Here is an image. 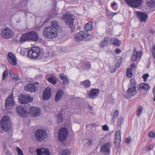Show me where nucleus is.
I'll return each mask as SVG.
<instances>
[{
	"label": "nucleus",
	"mask_w": 155,
	"mask_h": 155,
	"mask_svg": "<svg viewBox=\"0 0 155 155\" xmlns=\"http://www.w3.org/2000/svg\"><path fill=\"white\" fill-rule=\"evenodd\" d=\"M142 54L141 51H137L135 48L133 51V54L131 57V60L133 62L135 61L138 58L141 57Z\"/></svg>",
	"instance_id": "4be33fe9"
},
{
	"label": "nucleus",
	"mask_w": 155,
	"mask_h": 155,
	"mask_svg": "<svg viewBox=\"0 0 155 155\" xmlns=\"http://www.w3.org/2000/svg\"><path fill=\"white\" fill-rule=\"evenodd\" d=\"M132 70L131 69L129 68L127 69L126 74L127 76L129 78H131L132 76Z\"/></svg>",
	"instance_id": "ea45409f"
},
{
	"label": "nucleus",
	"mask_w": 155,
	"mask_h": 155,
	"mask_svg": "<svg viewBox=\"0 0 155 155\" xmlns=\"http://www.w3.org/2000/svg\"><path fill=\"white\" fill-rule=\"evenodd\" d=\"M121 51V50L120 49L117 48L116 49L115 52L117 54H119Z\"/></svg>",
	"instance_id": "13d9d810"
},
{
	"label": "nucleus",
	"mask_w": 155,
	"mask_h": 155,
	"mask_svg": "<svg viewBox=\"0 0 155 155\" xmlns=\"http://www.w3.org/2000/svg\"><path fill=\"white\" fill-rule=\"evenodd\" d=\"M81 64L82 65V68H87L88 69L91 68V64L89 62L84 61L83 62L81 63Z\"/></svg>",
	"instance_id": "473e14b6"
},
{
	"label": "nucleus",
	"mask_w": 155,
	"mask_h": 155,
	"mask_svg": "<svg viewBox=\"0 0 155 155\" xmlns=\"http://www.w3.org/2000/svg\"><path fill=\"white\" fill-rule=\"evenodd\" d=\"M68 131L67 129L65 127L61 128L58 133V139L61 142L64 141L68 135Z\"/></svg>",
	"instance_id": "9b49d317"
},
{
	"label": "nucleus",
	"mask_w": 155,
	"mask_h": 155,
	"mask_svg": "<svg viewBox=\"0 0 155 155\" xmlns=\"http://www.w3.org/2000/svg\"><path fill=\"white\" fill-rule=\"evenodd\" d=\"M18 155H24L21 150L19 147H16Z\"/></svg>",
	"instance_id": "a18cd8bd"
},
{
	"label": "nucleus",
	"mask_w": 155,
	"mask_h": 155,
	"mask_svg": "<svg viewBox=\"0 0 155 155\" xmlns=\"http://www.w3.org/2000/svg\"><path fill=\"white\" fill-rule=\"evenodd\" d=\"M16 111L20 116L25 117L27 116L28 112L26 108L21 106H19L16 107Z\"/></svg>",
	"instance_id": "4468645a"
},
{
	"label": "nucleus",
	"mask_w": 155,
	"mask_h": 155,
	"mask_svg": "<svg viewBox=\"0 0 155 155\" xmlns=\"http://www.w3.org/2000/svg\"><path fill=\"white\" fill-rule=\"evenodd\" d=\"M70 153V151L68 149L63 150L61 152V155H69Z\"/></svg>",
	"instance_id": "58836bf2"
},
{
	"label": "nucleus",
	"mask_w": 155,
	"mask_h": 155,
	"mask_svg": "<svg viewBox=\"0 0 155 155\" xmlns=\"http://www.w3.org/2000/svg\"><path fill=\"white\" fill-rule=\"evenodd\" d=\"M131 139L129 137H127L125 140V142L127 143H129L130 142Z\"/></svg>",
	"instance_id": "4d7b16f0"
},
{
	"label": "nucleus",
	"mask_w": 155,
	"mask_h": 155,
	"mask_svg": "<svg viewBox=\"0 0 155 155\" xmlns=\"http://www.w3.org/2000/svg\"><path fill=\"white\" fill-rule=\"evenodd\" d=\"M18 102L22 104H27L32 102L33 98L29 95L20 94L18 96Z\"/></svg>",
	"instance_id": "6e6552de"
},
{
	"label": "nucleus",
	"mask_w": 155,
	"mask_h": 155,
	"mask_svg": "<svg viewBox=\"0 0 155 155\" xmlns=\"http://www.w3.org/2000/svg\"><path fill=\"white\" fill-rule=\"evenodd\" d=\"M65 16L66 18L65 21V24L69 28H71V31L73 32L75 29V27L73 26L74 19L71 15L66 14Z\"/></svg>",
	"instance_id": "0eeeda50"
},
{
	"label": "nucleus",
	"mask_w": 155,
	"mask_h": 155,
	"mask_svg": "<svg viewBox=\"0 0 155 155\" xmlns=\"http://www.w3.org/2000/svg\"><path fill=\"white\" fill-rule=\"evenodd\" d=\"M155 92V86L153 90V92Z\"/></svg>",
	"instance_id": "338daca9"
},
{
	"label": "nucleus",
	"mask_w": 155,
	"mask_h": 155,
	"mask_svg": "<svg viewBox=\"0 0 155 155\" xmlns=\"http://www.w3.org/2000/svg\"><path fill=\"white\" fill-rule=\"evenodd\" d=\"M64 94V92L62 90H58L55 95V101L56 102L58 101L62 98Z\"/></svg>",
	"instance_id": "393cba45"
},
{
	"label": "nucleus",
	"mask_w": 155,
	"mask_h": 155,
	"mask_svg": "<svg viewBox=\"0 0 155 155\" xmlns=\"http://www.w3.org/2000/svg\"><path fill=\"white\" fill-rule=\"evenodd\" d=\"M92 23L91 22H89L85 25V29L86 30V32L87 31L91 30L92 29Z\"/></svg>",
	"instance_id": "7c9ffc66"
},
{
	"label": "nucleus",
	"mask_w": 155,
	"mask_h": 155,
	"mask_svg": "<svg viewBox=\"0 0 155 155\" xmlns=\"http://www.w3.org/2000/svg\"><path fill=\"white\" fill-rule=\"evenodd\" d=\"M91 82L89 80H86L84 81H81L80 85L85 88H88L91 86Z\"/></svg>",
	"instance_id": "cd10ccee"
},
{
	"label": "nucleus",
	"mask_w": 155,
	"mask_h": 155,
	"mask_svg": "<svg viewBox=\"0 0 155 155\" xmlns=\"http://www.w3.org/2000/svg\"><path fill=\"white\" fill-rule=\"evenodd\" d=\"M12 153L10 151L7 150L6 152V155H11Z\"/></svg>",
	"instance_id": "e2e57ef3"
},
{
	"label": "nucleus",
	"mask_w": 155,
	"mask_h": 155,
	"mask_svg": "<svg viewBox=\"0 0 155 155\" xmlns=\"http://www.w3.org/2000/svg\"><path fill=\"white\" fill-rule=\"evenodd\" d=\"M153 95L154 96V97H155V92H153Z\"/></svg>",
	"instance_id": "774afa93"
},
{
	"label": "nucleus",
	"mask_w": 155,
	"mask_h": 155,
	"mask_svg": "<svg viewBox=\"0 0 155 155\" xmlns=\"http://www.w3.org/2000/svg\"><path fill=\"white\" fill-rule=\"evenodd\" d=\"M119 113V111L118 110H116L114 112V115L113 116H114L115 117H117L118 116Z\"/></svg>",
	"instance_id": "3c124183"
},
{
	"label": "nucleus",
	"mask_w": 155,
	"mask_h": 155,
	"mask_svg": "<svg viewBox=\"0 0 155 155\" xmlns=\"http://www.w3.org/2000/svg\"><path fill=\"white\" fill-rule=\"evenodd\" d=\"M28 57L31 59H35L40 55L41 50L38 47H34L28 51Z\"/></svg>",
	"instance_id": "423d86ee"
},
{
	"label": "nucleus",
	"mask_w": 155,
	"mask_h": 155,
	"mask_svg": "<svg viewBox=\"0 0 155 155\" xmlns=\"http://www.w3.org/2000/svg\"><path fill=\"white\" fill-rule=\"evenodd\" d=\"M7 59L8 62L12 65H15L17 64L16 58L13 53L10 52L8 53Z\"/></svg>",
	"instance_id": "f3484780"
},
{
	"label": "nucleus",
	"mask_w": 155,
	"mask_h": 155,
	"mask_svg": "<svg viewBox=\"0 0 155 155\" xmlns=\"http://www.w3.org/2000/svg\"><path fill=\"white\" fill-rule=\"evenodd\" d=\"M123 118L122 117H120L118 119L117 121V126L120 127L122 123L123 122Z\"/></svg>",
	"instance_id": "e433bc0d"
},
{
	"label": "nucleus",
	"mask_w": 155,
	"mask_h": 155,
	"mask_svg": "<svg viewBox=\"0 0 155 155\" xmlns=\"http://www.w3.org/2000/svg\"><path fill=\"white\" fill-rule=\"evenodd\" d=\"M38 36L35 31H31L22 34L20 37L19 43L22 44L27 41H37Z\"/></svg>",
	"instance_id": "f257e3e1"
},
{
	"label": "nucleus",
	"mask_w": 155,
	"mask_h": 155,
	"mask_svg": "<svg viewBox=\"0 0 155 155\" xmlns=\"http://www.w3.org/2000/svg\"><path fill=\"white\" fill-rule=\"evenodd\" d=\"M116 38H113L110 39L109 41V42L111 43V44H113L114 42L115 41Z\"/></svg>",
	"instance_id": "6e6d98bb"
},
{
	"label": "nucleus",
	"mask_w": 155,
	"mask_h": 155,
	"mask_svg": "<svg viewBox=\"0 0 155 155\" xmlns=\"http://www.w3.org/2000/svg\"><path fill=\"white\" fill-rule=\"evenodd\" d=\"M147 5L152 8H155V0H147Z\"/></svg>",
	"instance_id": "c756f323"
},
{
	"label": "nucleus",
	"mask_w": 155,
	"mask_h": 155,
	"mask_svg": "<svg viewBox=\"0 0 155 155\" xmlns=\"http://www.w3.org/2000/svg\"><path fill=\"white\" fill-rule=\"evenodd\" d=\"M60 79L62 81L64 85H68L69 83V81L68 77L64 74H60L59 75Z\"/></svg>",
	"instance_id": "a878e982"
},
{
	"label": "nucleus",
	"mask_w": 155,
	"mask_h": 155,
	"mask_svg": "<svg viewBox=\"0 0 155 155\" xmlns=\"http://www.w3.org/2000/svg\"><path fill=\"white\" fill-rule=\"evenodd\" d=\"M13 78L16 80H18L19 79L18 76L17 75H14V77H13Z\"/></svg>",
	"instance_id": "680f3d73"
},
{
	"label": "nucleus",
	"mask_w": 155,
	"mask_h": 155,
	"mask_svg": "<svg viewBox=\"0 0 155 155\" xmlns=\"http://www.w3.org/2000/svg\"><path fill=\"white\" fill-rule=\"evenodd\" d=\"M121 44L119 40L116 38L115 41L114 42L113 45L117 47H119Z\"/></svg>",
	"instance_id": "c03bdc74"
},
{
	"label": "nucleus",
	"mask_w": 155,
	"mask_h": 155,
	"mask_svg": "<svg viewBox=\"0 0 155 155\" xmlns=\"http://www.w3.org/2000/svg\"><path fill=\"white\" fill-rule=\"evenodd\" d=\"M111 147V145L110 143H107L101 147L100 151L104 153L105 154H108L110 153V149Z\"/></svg>",
	"instance_id": "dca6fc26"
},
{
	"label": "nucleus",
	"mask_w": 155,
	"mask_h": 155,
	"mask_svg": "<svg viewBox=\"0 0 155 155\" xmlns=\"http://www.w3.org/2000/svg\"><path fill=\"white\" fill-rule=\"evenodd\" d=\"M38 82L27 84L24 87L25 91L31 92H34L38 90Z\"/></svg>",
	"instance_id": "f8f14e48"
},
{
	"label": "nucleus",
	"mask_w": 155,
	"mask_h": 155,
	"mask_svg": "<svg viewBox=\"0 0 155 155\" xmlns=\"http://www.w3.org/2000/svg\"><path fill=\"white\" fill-rule=\"evenodd\" d=\"M149 76V75L147 73L145 74L142 76V78L143 79V81L144 82L147 81V80Z\"/></svg>",
	"instance_id": "49530a36"
},
{
	"label": "nucleus",
	"mask_w": 155,
	"mask_h": 155,
	"mask_svg": "<svg viewBox=\"0 0 155 155\" xmlns=\"http://www.w3.org/2000/svg\"><path fill=\"white\" fill-rule=\"evenodd\" d=\"M139 88L141 89H143L145 90H148L150 89V87L149 85L147 83H142L140 84Z\"/></svg>",
	"instance_id": "2f4dec72"
},
{
	"label": "nucleus",
	"mask_w": 155,
	"mask_h": 155,
	"mask_svg": "<svg viewBox=\"0 0 155 155\" xmlns=\"http://www.w3.org/2000/svg\"><path fill=\"white\" fill-rule=\"evenodd\" d=\"M8 70H6L3 72V74H2V80H4L7 77V75L8 74Z\"/></svg>",
	"instance_id": "79ce46f5"
},
{
	"label": "nucleus",
	"mask_w": 155,
	"mask_h": 155,
	"mask_svg": "<svg viewBox=\"0 0 155 155\" xmlns=\"http://www.w3.org/2000/svg\"><path fill=\"white\" fill-rule=\"evenodd\" d=\"M1 126L3 130L8 131L11 128L12 124L9 117L7 116L3 117L1 121Z\"/></svg>",
	"instance_id": "20e7f679"
},
{
	"label": "nucleus",
	"mask_w": 155,
	"mask_h": 155,
	"mask_svg": "<svg viewBox=\"0 0 155 155\" xmlns=\"http://www.w3.org/2000/svg\"><path fill=\"white\" fill-rule=\"evenodd\" d=\"M37 155H50V153L48 149L42 148L36 150Z\"/></svg>",
	"instance_id": "b1692460"
},
{
	"label": "nucleus",
	"mask_w": 155,
	"mask_h": 155,
	"mask_svg": "<svg viewBox=\"0 0 155 155\" xmlns=\"http://www.w3.org/2000/svg\"><path fill=\"white\" fill-rule=\"evenodd\" d=\"M58 13L55 8L53 9L52 11L49 13V15L51 18L56 17L57 16Z\"/></svg>",
	"instance_id": "72a5a7b5"
},
{
	"label": "nucleus",
	"mask_w": 155,
	"mask_h": 155,
	"mask_svg": "<svg viewBox=\"0 0 155 155\" xmlns=\"http://www.w3.org/2000/svg\"><path fill=\"white\" fill-rule=\"evenodd\" d=\"M116 117L114 116H113L112 117V120L111 121V123L112 124H114V123L115 122Z\"/></svg>",
	"instance_id": "603ef678"
},
{
	"label": "nucleus",
	"mask_w": 155,
	"mask_h": 155,
	"mask_svg": "<svg viewBox=\"0 0 155 155\" xmlns=\"http://www.w3.org/2000/svg\"><path fill=\"white\" fill-rule=\"evenodd\" d=\"M148 136L151 138H155V134L153 132H150L148 133Z\"/></svg>",
	"instance_id": "de8ad7c7"
},
{
	"label": "nucleus",
	"mask_w": 155,
	"mask_h": 155,
	"mask_svg": "<svg viewBox=\"0 0 155 155\" xmlns=\"http://www.w3.org/2000/svg\"><path fill=\"white\" fill-rule=\"evenodd\" d=\"M153 51L152 52V55L153 58L155 59V45L153 47Z\"/></svg>",
	"instance_id": "864d4df0"
},
{
	"label": "nucleus",
	"mask_w": 155,
	"mask_h": 155,
	"mask_svg": "<svg viewBox=\"0 0 155 155\" xmlns=\"http://www.w3.org/2000/svg\"><path fill=\"white\" fill-rule=\"evenodd\" d=\"M100 90L98 89H93L91 90L89 94L88 95L89 97L94 99L97 98L99 94Z\"/></svg>",
	"instance_id": "412c9836"
},
{
	"label": "nucleus",
	"mask_w": 155,
	"mask_h": 155,
	"mask_svg": "<svg viewBox=\"0 0 155 155\" xmlns=\"http://www.w3.org/2000/svg\"><path fill=\"white\" fill-rule=\"evenodd\" d=\"M58 22L54 21L51 22V26L50 27L54 28L55 29H57L58 27Z\"/></svg>",
	"instance_id": "4c0bfd02"
},
{
	"label": "nucleus",
	"mask_w": 155,
	"mask_h": 155,
	"mask_svg": "<svg viewBox=\"0 0 155 155\" xmlns=\"http://www.w3.org/2000/svg\"><path fill=\"white\" fill-rule=\"evenodd\" d=\"M102 129L104 131H107L108 130V127L107 125H104L102 126Z\"/></svg>",
	"instance_id": "8fccbe9b"
},
{
	"label": "nucleus",
	"mask_w": 155,
	"mask_h": 155,
	"mask_svg": "<svg viewBox=\"0 0 155 155\" xmlns=\"http://www.w3.org/2000/svg\"><path fill=\"white\" fill-rule=\"evenodd\" d=\"M43 33L45 38L52 39L58 36V31L57 29L48 26L44 29Z\"/></svg>",
	"instance_id": "f03ea898"
},
{
	"label": "nucleus",
	"mask_w": 155,
	"mask_h": 155,
	"mask_svg": "<svg viewBox=\"0 0 155 155\" xmlns=\"http://www.w3.org/2000/svg\"><path fill=\"white\" fill-rule=\"evenodd\" d=\"M136 15L137 18L141 22H145L148 19V15L146 13L141 12H137Z\"/></svg>",
	"instance_id": "a211bd4d"
},
{
	"label": "nucleus",
	"mask_w": 155,
	"mask_h": 155,
	"mask_svg": "<svg viewBox=\"0 0 155 155\" xmlns=\"http://www.w3.org/2000/svg\"><path fill=\"white\" fill-rule=\"evenodd\" d=\"M143 110V107L142 106L140 105H139L138 107V108L137 111L136 115L138 117H139L140 115V114L142 112Z\"/></svg>",
	"instance_id": "f704fd0d"
},
{
	"label": "nucleus",
	"mask_w": 155,
	"mask_h": 155,
	"mask_svg": "<svg viewBox=\"0 0 155 155\" xmlns=\"http://www.w3.org/2000/svg\"><path fill=\"white\" fill-rule=\"evenodd\" d=\"M117 5V3L115 2H114L113 4L111 5V6L112 8L114 10L117 9V8L115 6Z\"/></svg>",
	"instance_id": "09e8293b"
},
{
	"label": "nucleus",
	"mask_w": 155,
	"mask_h": 155,
	"mask_svg": "<svg viewBox=\"0 0 155 155\" xmlns=\"http://www.w3.org/2000/svg\"><path fill=\"white\" fill-rule=\"evenodd\" d=\"M121 132L120 130H117L115 133V139L114 143L116 146L117 147H119L121 139Z\"/></svg>",
	"instance_id": "aec40b11"
},
{
	"label": "nucleus",
	"mask_w": 155,
	"mask_h": 155,
	"mask_svg": "<svg viewBox=\"0 0 155 155\" xmlns=\"http://www.w3.org/2000/svg\"><path fill=\"white\" fill-rule=\"evenodd\" d=\"M1 35L4 38L7 39L12 38L14 36L13 31L8 28H5L2 30Z\"/></svg>",
	"instance_id": "9d476101"
},
{
	"label": "nucleus",
	"mask_w": 155,
	"mask_h": 155,
	"mask_svg": "<svg viewBox=\"0 0 155 155\" xmlns=\"http://www.w3.org/2000/svg\"><path fill=\"white\" fill-rule=\"evenodd\" d=\"M47 79L48 82L53 85L55 84L57 82V79L55 76H51Z\"/></svg>",
	"instance_id": "c85d7f7f"
},
{
	"label": "nucleus",
	"mask_w": 155,
	"mask_h": 155,
	"mask_svg": "<svg viewBox=\"0 0 155 155\" xmlns=\"http://www.w3.org/2000/svg\"><path fill=\"white\" fill-rule=\"evenodd\" d=\"M142 1V0H125L128 5L134 7H139L141 5Z\"/></svg>",
	"instance_id": "2eb2a0df"
},
{
	"label": "nucleus",
	"mask_w": 155,
	"mask_h": 155,
	"mask_svg": "<svg viewBox=\"0 0 155 155\" xmlns=\"http://www.w3.org/2000/svg\"><path fill=\"white\" fill-rule=\"evenodd\" d=\"M136 88L135 82V80L133 79H131L130 81V84L129 85V87Z\"/></svg>",
	"instance_id": "c9c22d12"
},
{
	"label": "nucleus",
	"mask_w": 155,
	"mask_h": 155,
	"mask_svg": "<svg viewBox=\"0 0 155 155\" xmlns=\"http://www.w3.org/2000/svg\"><path fill=\"white\" fill-rule=\"evenodd\" d=\"M23 50H21V52H21V54H24L25 53H23Z\"/></svg>",
	"instance_id": "69168bd1"
},
{
	"label": "nucleus",
	"mask_w": 155,
	"mask_h": 155,
	"mask_svg": "<svg viewBox=\"0 0 155 155\" xmlns=\"http://www.w3.org/2000/svg\"><path fill=\"white\" fill-rule=\"evenodd\" d=\"M90 36L87 32L81 31L75 34L74 39L76 42H80L83 40H89Z\"/></svg>",
	"instance_id": "7ed1b4c3"
},
{
	"label": "nucleus",
	"mask_w": 155,
	"mask_h": 155,
	"mask_svg": "<svg viewBox=\"0 0 155 155\" xmlns=\"http://www.w3.org/2000/svg\"><path fill=\"white\" fill-rule=\"evenodd\" d=\"M34 135L38 141L41 142L46 137L47 132L42 129H38L35 133Z\"/></svg>",
	"instance_id": "39448f33"
},
{
	"label": "nucleus",
	"mask_w": 155,
	"mask_h": 155,
	"mask_svg": "<svg viewBox=\"0 0 155 155\" xmlns=\"http://www.w3.org/2000/svg\"><path fill=\"white\" fill-rule=\"evenodd\" d=\"M130 67L132 68L131 69H132L135 67L136 64L134 63H133L130 65Z\"/></svg>",
	"instance_id": "0e129e2a"
},
{
	"label": "nucleus",
	"mask_w": 155,
	"mask_h": 155,
	"mask_svg": "<svg viewBox=\"0 0 155 155\" xmlns=\"http://www.w3.org/2000/svg\"><path fill=\"white\" fill-rule=\"evenodd\" d=\"M108 39L107 37H105L104 39L102 40L99 44L101 48H103L107 46L108 44Z\"/></svg>",
	"instance_id": "bb28decb"
},
{
	"label": "nucleus",
	"mask_w": 155,
	"mask_h": 155,
	"mask_svg": "<svg viewBox=\"0 0 155 155\" xmlns=\"http://www.w3.org/2000/svg\"><path fill=\"white\" fill-rule=\"evenodd\" d=\"M51 96V89L49 87H47L45 89L42 94V99L44 100H47L50 98Z\"/></svg>",
	"instance_id": "6ab92c4d"
},
{
	"label": "nucleus",
	"mask_w": 155,
	"mask_h": 155,
	"mask_svg": "<svg viewBox=\"0 0 155 155\" xmlns=\"http://www.w3.org/2000/svg\"><path fill=\"white\" fill-rule=\"evenodd\" d=\"M137 93L136 88L129 87L127 91L124 93V96L127 99H129Z\"/></svg>",
	"instance_id": "ddd939ff"
},
{
	"label": "nucleus",
	"mask_w": 155,
	"mask_h": 155,
	"mask_svg": "<svg viewBox=\"0 0 155 155\" xmlns=\"http://www.w3.org/2000/svg\"><path fill=\"white\" fill-rule=\"evenodd\" d=\"M57 116L58 118V123L61 122L64 120V118L62 117V114L61 113H59Z\"/></svg>",
	"instance_id": "a19ab883"
},
{
	"label": "nucleus",
	"mask_w": 155,
	"mask_h": 155,
	"mask_svg": "<svg viewBox=\"0 0 155 155\" xmlns=\"http://www.w3.org/2000/svg\"><path fill=\"white\" fill-rule=\"evenodd\" d=\"M154 144L153 143H152L148 147V150H151L153 147L154 146Z\"/></svg>",
	"instance_id": "5fc2aeb1"
},
{
	"label": "nucleus",
	"mask_w": 155,
	"mask_h": 155,
	"mask_svg": "<svg viewBox=\"0 0 155 155\" xmlns=\"http://www.w3.org/2000/svg\"><path fill=\"white\" fill-rule=\"evenodd\" d=\"M117 13H110V12H109V15H110V16H112V17H113L115 15L117 14Z\"/></svg>",
	"instance_id": "052dcab7"
},
{
	"label": "nucleus",
	"mask_w": 155,
	"mask_h": 155,
	"mask_svg": "<svg viewBox=\"0 0 155 155\" xmlns=\"http://www.w3.org/2000/svg\"><path fill=\"white\" fill-rule=\"evenodd\" d=\"M119 61L120 62H118L115 65V67L114 69V71L117 70L121 65V61L119 60Z\"/></svg>",
	"instance_id": "37998d69"
},
{
	"label": "nucleus",
	"mask_w": 155,
	"mask_h": 155,
	"mask_svg": "<svg viewBox=\"0 0 155 155\" xmlns=\"http://www.w3.org/2000/svg\"><path fill=\"white\" fill-rule=\"evenodd\" d=\"M29 110L30 113L33 114L35 117L38 116L41 112L40 109L36 107H30Z\"/></svg>",
	"instance_id": "5701e85b"
},
{
	"label": "nucleus",
	"mask_w": 155,
	"mask_h": 155,
	"mask_svg": "<svg viewBox=\"0 0 155 155\" xmlns=\"http://www.w3.org/2000/svg\"><path fill=\"white\" fill-rule=\"evenodd\" d=\"M93 141L91 140H89L88 142H87L88 144L89 145H91L93 143Z\"/></svg>",
	"instance_id": "bf43d9fd"
},
{
	"label": "nucleus",
	"mask_w": 155,
	"mask_h": 155,
	"mask_svg": "<svg viewBox=\"0 0 155 155\" xmlns=\"http://www.w3.org/2000/svg\"><path fill=\"white\" fill-rule=\"evenodd\" d=\"M15 104L13 93H11L5 100V108L7 110H10L13 107Z\"/></svg>",
	"instance_id": "1a4fd4ad"
}]
</instances>
